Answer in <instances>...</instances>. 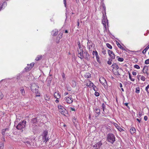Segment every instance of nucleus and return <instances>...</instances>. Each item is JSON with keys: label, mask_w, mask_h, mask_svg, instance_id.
Returning <instances> with one entry per match:
<instances>
[{"label": "nucleus", "mask_w": 149, "mask_h": 149, "mask_svg": "<svg viewBox=\"0 0 149 149\" xmlns=\"http://www.w3.org/2000/svg\"><path fill=\"white\" fill-rule=\"evenodd\" d=\"M30 86L31 91L35 93L36 94V97H39L40 96V93L38 92V89L39 88L38 84L36 83H33Z\"/></svg>", "instance_id": "f257e3e1"}, {"label": "nucleus", "mask_w": 149, "mask_h": 149, "mask_svg": "<svg viewBox=\"0 0 149 149\" xmlns=\"http://www.w3.org/2000/svg\"><path fill=\"white\" fill-rule=\"evenodd\" d=\"M26 124V121L25 120H22L18 124L16 128L17 129L23 132V130L25 129Z\"/></svg>", "instance_id": "f03ea898"}, {"label": "nucleus", "mask_w": 149, "mask_h": 149, "mask_svg": "<svg viewBox=\"0 0 149 149\" xmlns=\"http://www.w3.org/2000/svg\"><path fill=\"white\" fill-rule=\"evenodd\" d=\"M107 141L113 144L115 141V137L112 133H109L107 135Z\"/></svg>", "instance_id": "7ed1b4c3"}, {"label": "nucleus", "mask_w": 149, "mask_h": 149, "mask_svg": "<svg viewBox=\"0 0 149 149\" xmlns=\"http://www.w3.org/2000/svg\"><path fill=\"white\" fill-rule=\"evenodd\" d=\"M77 51L78 52V56L81 59H82L84 58L83 55L84 51L83 50V49H77Z\"/></svg>", "instance_id": "20e7f679"}, {"label": "nucleus", "mask_w": 149, "mask_h": 149, "mask_svg": "<svg viewBox=\"0 0 149 149\" xmlns=\"http://www.w3.org/2000/svg\"><path fill=\"white\" fill-rule=\"evenodd\" d=\"M66 102L69 104H71L73 102V100L72 98L71 95H70L68 97H65Z\"/></svg>", "instance_id": "39448f33"}, {"label": "nucleus", "mask_w": 149, "mask_h": 149, "mask_svg": "<svg viewBox=\"0 0 149 149\" xmlns=\"http://www.w3.org/2000/svg\"><path fill=\"white\" fill-rule=\"evenodd\" d=\"M108 52L109 54L111 57L112 59H114L115 58V56L114 53L111 51L108 50Z\"/></svg>", "instance_id": "423d86ee"}, {"label": "nucleus", "mask_w": 149, "mask_h": 149, "mask_svg": "<svg viewBox=\"0 0 149 149\" xmlns=\"http://www.w3.org/2000/svg\"><path fill=\"white\" fill-rule=\"evenodd\" d=\"M99 81L103 85H105V84H107V82L106 81L105 79L103 77H101V78H100V79H99Z\"/></svg>", "instance_id": "0eeeda50"}, {"label": "nucleus", "mask_w": 149, "mask_h": 149, "mask_svg": "<svg viewBox=\"0 0 149 149\" xmlns=\"http://www.w3.org/2000/svg\"><path fill=\"white\" fill-rule=\"evenodd\" d=\"M62 36L63 34L62 33H60L58 36L57 37L56 40V42L57 43H58L59 42V40L62 37Z\"/></svg>", "instance_id": "6e6552de"}, {"label": "nucleus", "mask_w": 149, "mask_h": 149, "mask_svg": "<svg viewBox=\"0 0 149 149\" xmlns=\"http://www.w3.org/2000/svg\"><path fill=\"white\" fill-rule=\"evenodd\" d=\"M39 118L40 117L39 116L33 118L31 120V122L33 123H36L38 122V120H39Z\"/></svg>", "instance_id": "1a4fd4ad"}, {"label": "nucleus", "mask_w": 149, "mask_h": 149, "mask_svg": "<svg viewBox=\"0 0 149 149\" xmlns=\"http://www.w3.org/2000/svg\"><path fill=\"white\" fill-rule=\"evenodd\" d=\"M59 112L65 116V114L67 113L68 111L65 109H60Z\"/></svg>", "instance_id": "9d476101"}, {"label": "nucleus", "mask_w": 149, "mask_h": 149, "mask_svg": "<svg viewBox=\"0 0 149 149\" xmlns=\"http://www.w3.org/2000/svg\"><path fill=\"white\" fill-rule=\"evenodd\" d=\"M54 96L55 98L59 99L61 97V95L59 94L58 92H56L54 94Z\"/></svg>", "instance_id": "9b49d317"}, {"label": "nucleus", "mask_w": 149, "mask_h": 149, "mask_svg": "<svg viewBox=\"0 0 149 149\" xmlns=\"http://www.w3.org/2000/svg\"><path fill=\"white\" fill-rule=\"evenodd\" d=\"M84 54H85V58L86 60L88 61L89 60V55L88 53L86 51L84 52Z\"/></svg>", "instance_id": "f8f14e48"}, {"label": "nucleus", "mask_w": 149, "mask_h": 149, "mask_svg": "<svg viewBox=\"0 0 149 149\" xmlns=\"http://www.w3.org/2000/svg\"><path fill=\"white\" fill-rule=\"evenodd\" d=\"M148 70V69L147 66L146 65L144 67L143 69V72L145 73H146L147 75H148V74L147 72Z\"/></svg>", "instance_id": "ddd939ff"}, {"label": "nucleus", "mask_w": 149, "mask_h": 149, "mask_svg": "<svg viewBox=\"0 0 149 149\" xmlns=\"http://www.w3.org/2000/svg\"><path fill=\"white\" fill-rule=\"evenodd\" d=\"M95 111L96 113L97 114V115H95V117H97L100 113V110L99 109L96 107L95 108Z\"/></svg>", "instance_id": "4468645a"}, {"label": "nucleus", "mask_w": 149, "mask_h": 149, "mask_svg": "<svg viewBox=\"0 0 149 149\" xmlns=\"http://www.w3.org/2000/svg\"><path fill=\"white\" fill-rule=\"evenodd\" d=\"M103 19H102V24H106V22L107 21V17H105L104 15V14H103V16L102 17Z\"/></svg>", "instance_id": "2eb2a0df"}, {"label": "nucleus", "mask_w": 149, "mask_h": 149, "mask_svg": "<svg viewBox=\"0 0 149 149\" xmlns=\"http://www.w3.org/2000/svg\"><path fill=\"white\" fill-rule=\"evenodd\" d=\"M58 33V30L55 29L52 31V34L53 36H56L57 34Z\"/></svg>", "instance_id": "dca6fc26"}, {"label": "nucleus", "mask_w": 149, "mask_h": 149, "mask_svg": "<svg viewBox=\"0 0 149 149\" xmlns=\"http://www.w3.org/2000/svg\"><path fill=\"white\" fill-rule=\"evenodd\" d=\"M111 67L113 69H115L116 70L118 69L119 68V67L118 65L116 63H113L111 66Z\"/></svg>", "instance_id": "f3484780"}, {"label": "nucleus", "mask_w": 149, "mask_h": 149, "mask_svg": "<svg viewBox=\"0 0 149 149\" xmlns=\"http://www.w3.org/2000/svg\"><path fill=\"white\" fill-rule=\"evenodd\" d=\"M130 131L131 133L132 134H133L134 133H135L136 132V129L134 127H132L130 130Z\"/></svg>", "instance_id": "a211bd4d"}, {"label": "nucleus", "mask_w": 149, "mask_h": 149, "mask_svg": "<svg viewBox=\"0 0 149 149\" xmlns=\"http://www.w3.org/2000/svg\"><path fill=\"white\" fill-rule=\"evenodd\" d=\"M20 91L22 95L24 96L25 95V92L23 87H22L20 88Z\"/></svg>", "instance_id": "6ab92c4d"}, {"label": "nucleus", "mask_w": 149, "mask_h": 149, "mask_svg": "<svg viewBox=\"0 0 149 149\" xmlns=\"http://www.w3.org/2000/svg\"><path fill=\"white\" fill-rule=\"evenodd\" d=\"M89 84L88 85V87L91 88H92L93 87H94H94H95L96 88V87L95 86L94 84L92 82H91L90 81H89Z\"/></svg>", "instance_id": "aec40b11"}, {"label": "nucleus", "mask_w": 149, "mask_h": 149, "mask_svg": "<svg viewBox=\"0 0 149 149\" xmlns=\"http://www.w3.org/2000/svg\"><path fill=\"white\" fill-rule=\"evenodd\" d=\"M48 132L47 131H44L43 132V139H46L47 136V135Z\"/></svg>", "instance_id": "412c9836"}, {"label": "nucleus", "mask_w": 149, "mask_h": 149, "mask_svg": "<svg viewBox=\"0 0 149 149\" xmlns=\"http://www.w3.org/2000/svg\"><path fill=\"white\" fill-rule=\"evenodd\" d=\"M116 43H117V44L118 46V47L119 48H120V49H121L122 50H125L124 48L123 47H122L121 46V45L118 42H117Z\"/></svg>", "instance_id": "4be33fe9"}, {"label": "nucleus", "mask_w": 149, "mask_h": 149, "mask_svg": "<svg viewBox=\"0 0 149 149\" xmlns=\"http://www.w3.org/2000/svg\"><path fill=\"white\" fill-rule=\"evenodd\" d=\"M84 77L86 78H90L91 76V74L90 73L88 72L86 73L84 75Z\"/></svg>", "instance_id": "5701e85b"}, {"label": "nucleus", "mask_w": 149, "mask_h": 149, "mask_svg": "<svg viewBox=\"0 0 149 149\" xmlns=\"http://www.w3.org/2000/svg\"><path fill=\"white\" fill-rule=\"evenodd\" d=\"M31 67H30L29 66V64H27V66H26L25 68V69L26 70V71H28L30 70H31Z\"/></svg>", "instance_id": "b1692460"}, {"label": "nucleus", "mask_w": 149, "mask_h": 149, "mask_svg": "<svg viewBox=\"0 0 149 149\" xmlns=\"http://www.w3.org/2000/svg\"><path fill=\"white\" fill-rule=\"evenodd\" d=\"M58 109L59 110V111L60 109H65V108L62 105H59L58 106Z\"/></svg>", "instance_id": "393cba45"}, {"label": "nucleus", "mask_w": 149, "mask_h": 149, "mask_svg": "<svg viewBox=\"0 0 149 149\" xmlns=\"http://www.w3.org/2000/svg\"><path fill=\"white\" fill-rule=\"evenodd\" d=\"M149 48V44L148 46L143 51L142 53L143 54L146 53V52Z\"/></svg>", "instance_id": "a878e982"}, {"label": "nucleus", "mask_w": 149, "mask_h": 149, "mask_svg": "<svg viewBox=\"0 0 149 149\" xmlns=\"http://www.w3.org/2000/svg\"><path fill=\"white\" fill-rule=\"evenodd\" d=\"M97 145L98 148H99L102 145V141H100L97 143Z\"/></svg>", "instance_id": "bb28decb"}, {"label": "nucleus", "mask_w": 149, "mask_h": 149, "mask_svg": "<svg viewBox=\"0 0 149 149\" xmlns=\"http://www.w3.org/2000/svg\"><path fill=\"white\" fill-rule=\"evenodd\" d=\"M128 74H129V77L130 79L131 80V81H134L135 80L134 78H132V77H131V74L129 72H128Z\"/></svg>", "instance_id": "cd10ccee"}, {"label": "nucleus", "mask_w": 149, "mask_h": 149, "mask_svg": "<svg viewBox=\"0 0 149 149\" xmlns=\"http://www.w3.org/2000/svg\"><path fill=\"white\" fill-rule=\"evenodd\" d=\"M45 99L46 101H49L50 99V97L48 95H46L45 96Z\"/></svg>", "instance_id": "c85d7f7f"}, {"label": "nucleus", "mask_w": 149, "mask_h": 149, "mask_svg": "<svg viewBox=\"0 0 149 149\" xmlns=\"http://www.w3.org/2000/svg\"><path fill=\"white\" fill-rule=\"evenodd\" d=\"M6 131L4 129H2L1 130V133L3 135V137L4 139L5 135V134Z\"/></svg>", "instance_id": "c756f323"}, {"label": "nucleus", "mask_w": 149, "mask_h": 149, "mask_svg": "<svg viewBox=\"0 0 149 149\" xmlns=\"http://www.w3.org/2000/svg\"><path fill=\"white\" fill-rule=\"evenodd\" d=\"M4 146V143L2 142H0V148L1 149H3Z\"/></svg>", "instance_id": "7c9ffc66"}, {"label": "nucleus", "mask_w": 149, "mask_h": 149, "mask_svg": "<svg viewBox=\"0 0 149 149\" xmlns=\"http://www.w3.org/2000/svg\"><path fill=\"white\" fill-rule=\"evenodd\" d=\"M31 140H29L28 141L25 140L24 141V142L26 144H28L29 145H31L30 143H31Z\"/></svg>", "instance_id": "2f4dec72"}, {"label": "nucleus", "mask_w": 149, "mask_h": 149, "mask_svg": "<svg viewBox=\"0 0 149 149\" xmlns=\"http://www.w3.org/2000/svg\"><path fill=\"white\" fill-rule=\"evenodd\" d=\"M42 58V55L38 56L36 58V60L37 61H39Z\"/></svg>", "instance_id": "473e14b6"}, {"label": "nucleus", "mask_w": 149, "mask_h": 149, "mask_svg": "<svg viewBox=\"0 0 149 149\" xmlns=\"http://www.w3.org/2000/svg\"><path fill=\"white\" fill-rule=\"evenodd\" d=\"M145 90L148 93H149V84L146 87Z\"/></svg>", "instance_id": "72a5a7b5"}, {"label": "nucleus", "mask_w": 149, "mask_h": 149, "mask_svg": "<svg viewBox=\"0 0 149 149\" xmlns=\"http://www.w3.org/2000/svg\"><path fill=\"white\" fill-rule=\"evenodd\" d=\"M135 92L137 93H140V89L139 87L136 88Z\"/></svg>", "instance_id": "f704fd0d"}, {"label": "nucleus", "mask_w": 149, "mask_h": 149, "mask_svg": "<svg viewBox=\"0 0 149 149\" xmlns=\"http://www.w3.org/2000/svg\"><path fill=\"white\" fill-rule=\"evenodd\" d=\"M113 59H109V60L107 61V63L109 65H111V61H112V60Z\"/></svg>", "instance_id": "c9c22d12"}, {"label": "nucleus", "mask_w": 149, "mask_h": 149, "mask_svg": "<svg viewBox=\"0 0 149 149\" xmlns=\"http://www.w3.org/2000/svg\"><path fill=\"white\" fill-rule=\"evenodd\" d=\"M107 46L110 49H112V46L109 43L106 44Z\"/></svg>", "instance_id": "e433bc0d"}, {"label": "nucleus", "mask_w": 149, "mask_h": 149, "mask_svg": "<svg viewBox=\"0 0 149 149\" xmlns=\"http://www.w3.org/2000/svg\"><path fill=\"white\" fill-rule=\"evenodd\" d=\"M78 47H77V49H82V48L80 45V43L79 41L78 42Z\"/></svg>", "instance_id": "4c0bfd02"}, {"label": "nucleus", "mask_w": 149, "mask_h": 149, "mask_svg": "<svg viewBox=\"0 0 149 149\" xmlns=\"http://www.w3.org/2000/svg\"><path fill=\"white\" fill-rule=\"evenodd\" d=\"M117 127H118V128L117 127V128L119 130V131L121 132L124 130L122 128H121L120 127L118 126V125L117 124Z\"/></svg>", "instance_id": "58836bf2"}, {"label": "nucleus", "mask_w": 149, "mask_h": 149, "mask_svg": "<svg viewBox=\"0 0 149 149\" xmlns=\"http://www.w3.org/2000/svg\"><path fill=\"white\" fill-rule=\"evenodd\" d=\"M102 7L103 8L104 11V12H105V14H106V8L105 5L104 4V3H103L102 4Z\"/></svg>", "instance_id": "ea45409f"}, {"label": "nucleus", "mask_w": 149, "mask_h": 149, "mask_svg": "<svg viewBox=\"0 0 149 149\" xmlns=\"http://www.w3.org/2000/svg\"><path fill=\"white\" fill-rule=\"evenodd\" d=\"M118 60L119 61L122 62L124 61V59L123 58H119Z\"/></svg>", "instance_id": "a19ab883"}, {"label": "nucleus", "mask_w": 149, "mask_h": 149, "mask_svg": "<svg viewBox=\"0 0 149 149\" xmlns=\"http://www.w3.org/2000/svg\"><path fill=\"white\" fill-rule=\"evenodd\" d=\"M134 67L137 69H139L140 68V67L137 65H135L134 66Z\"/></svg>", "instance_id": "79ce46f5"}, {"label": "nucleus", "mask_w": 149, "mask_h": 149, "mask_svg": "<svg viewBox=\"0 0 149 149\" xmlns=\"http://www.w3.org/2000/svg\"><path fill=\"white\" fill-rule=\"evenodd\" d=\"M3 95L1 92H0V100L2 99L3 97Z\"/></svg>", "instance_id": "37998d69"}, {"label": "nucleus", "mask_w": 149, "mask_h": 149, "mask_svg": "<svg viewBox=\"0 0 149 149\" xmlns=\"http://www.w3.org/2000/svg\"><path fill=\"white\" fill-rule=\"evenodd\" d=\"M141 80L144 81L145 80V78L143 76H141Z\"/></svg>", "instance_id": "c03bdc74"}, {"label": "nucleus", "mask_w": 149, "mask_h": 149, "mask_svg": "<svg viewBox=\"0 0 149 149\" xmlns=\"http://www.w3.org/2000/svg\"><path fill=\"white\" fill-rule=\"evenodd\" d=\"M72 86L75 87L76 85V84L75 81H72Z\"/></svg>", "instance_id": "a18cd8bd"}, {"label": "nucleus", "mask_w": 149, "mask_h": 149, "mask_svg": "<svg viewBox=\"0 0 149 149\" xmlns=\"http://www.w3.org/2000/svg\"><path fill=\"white\" fill-rule=\"evenodd\" d=\"M145 63L146 64H149V58L148 59L146 60L145 62Z\"/></svg>", "instance_id": "49530a36"}, {"label": "nucleus", "mask_w": 149, "mask_h": 149, "mask_svg": "<svg viewBox=\"0 0 149 149\" xmlns=\"http://www.w3.org/2000/svg\"><path fill=\"white\" fill-rule=\"evenodd\" d=\"M98 54V53L96 51H93V55H97V54Z\"/></svg>", "instance_id": "de8ad7c7"}, {"label": "nucleus", "mask_w": 149, "mask_h": 149, "mask_svg": "<svg viewBox=\"0 0 149 149\" xmlns=\"http://www.w3.org/2000/svg\"><path fill=\"white\" fill-rule=\"evenodd\" d=\"M105 104L103 103L102 104V109H103V111H104V109L105 108Z\"/></svg>", "instance_id": "09e8293b"}, {"label": "nucleus", "mask_w": 149, "mask_h": 149, "mask_svg": "<svg viewBox=\"0 0 149 149\" xmlns=\"http://www.w3.org/2000/svg\"><path fill=\"white\" fill-rule=\"evenodd\" d=\"M93 147L95 148V149H98V148L97 144H95L93 145Z\"/></svg>", "instance_id": "8fccbe9b"}, {"label": "nucleus", "mask_w": 149, "mask_h": 149, "mask_svg": "<svg viewBox=\"0 0 149 149\" xmlns=\"http://www.w3.org/2000/svg\"><path fill=\"white\" fill-rule=\"evenodd\" d=\"M95 96L98 97L99 96V93L98 92H95Z\"/></svg>", "instance_id": "3c124183"}, {"label": "nucleus", "mask_w": 149, "mask_h": 149, "mask_svg": "<svg viewBox=\"0 0 149 149\" xmlns=\"http://www.w3.org/2000/svg\"><path fill=\"white\" fill-rule=\"evenodd\" d=\"M97 61V62L100 64L101 63V61L100 60V58L98 57V58H96Z\"/></svg>", "instance_id": "603ef678"}, {"label": "nucleus", "mask_w": 149, "mask_h": 149, "mask_svg": "<svg viewBox=\"0 0 149 149\" xmlns=\"http://www.w3.org/2000/svg\"><path fill=\"white\" fill-rule=\"evenodd\" d=\"M34 63H31L30 65H29V66L30 67H31V68L34 66Z\"/></svg>", "instance_id": "864d4df0"}, {"label": "nucleus", "mask_w": 149, "mask_h": 149, "mask_svg": "<svg viewBox=\"0 0 149 149\" xmlns=\"http://www.w3.org/2000/svg\"><path fill=\"white\" fill-rule=\"evenodd\" d=\"M44 142L46 143L47 141L49 140V139L48 138H46V139H44Z\"/></svg>", "instance_id": "5fc2aeb1"}, {"label": "nucleus", "mask_w": 149, "mask_h": 149, "mask_svg": "<svg viewBox=\"0 0 149 149\" xmlns=\"http://www.w3.org/2000/svg\"><path fill=\"white\" fill-rule=\"evenodd\" d=\"M67 90H68V91H70L71 90V88L70 87H67Z\"/></svg>", "instance_id": "6e6d98bb"}, {"label": "nucleus", "mask_w": 149, "mask_h": 149, "mask_svg": "<svg viewBox=\"0 0 149 149\" xmlns=\"http://www.w3.org/2000/svg\"><path fill=\"white\" fill-rule=\"evenodd\" d=\"M88 46L89 44H90L91 43V40H88Z\"/></svg>", "instance_id": "4d7b16f0"}, {"label": "nucleus", "mask_w": 149, "mask_h": 149, "mask_svg": "<svg viewBox=\"0 0 149 149\" xmlns=\"http://www.w3.org/2000/svg\"><path fill=\"white\" fill-rule=\"evenodd\" d=\"M77 26H79V19H77Z\"/></svg>", "instance_id": "13d9d810"}, {"label": "nucleus", "mask_w": 149, "mask_h": 149, "mask_svg": "<svg viewBox=\"0 0 149 149\" xmlns=\"http://www.w3.org/2000/svg\"><path fill=\"white\" fill-rule=\"evenodd\" d=\"M102 53L104 54H106V50H104V49H103L102 51Z\"/></svg>", "instance_id": "bf43d9fd"}, {"label": "nucleus", "mask_w": 149, "mask_h": 149, "mask_svg": "<svg viewBox=\"0 0 149 149\" xmlns=\"http://www.w3.org/2000/svg\"><path fill=\"white\" fill-rule=\"evenodd\" d=\"M148 117L147 116H145L144 117V119L145 121H147L148 120Z\"/></svg>", "instance_id": "052dcab7"}, {"label": "nucleus", "mask_w": 149, "mask_h": 149, "mask_svg": "<svg viewBox=\"0 0 149 149\" xmlns=\"http://www.w3.org/2000/svg\"><path fill=\"white\" fill-rule=\"evenodd\" d=\"M132 74L133 75H136V72H133Z\"/></svg>", "instance_id": "680f3d73"}, {"label": "nucleus", "mask_w": 149, "mask_h": 149, "mask_svg": "<svg viewBox=\"0 0 149 149\" xmlns=\"http://www.w3.org/2000/svg\"><path fill=\"white\" fill-rule=\"evenodd\" d=\"M71 109L72 111H75V109L74 108L71 107Z\"/></svg>", "instance_id": "e2e57ef3"}, {"label": "nucleus", "mask_w": 149, "mask_h": 149, "mask_svg": "<svg viewBox=\"0 0 149 149\" xmlns=\"http://www.w3.org/2000/svg\"><path fill=\"white\" fill-rule=\"evenodd\" d=\"M88 46H89V47H88L89 49H90L91 48V47H92V45L91 44H89Z\"/></svg>", "instance_id": "0e129e2a"}, {"label": "nucleus", "mask_w": 149, "mask_h": 149, "mask_svg": "<svg viewBox=\"0 0 149 149\" xmlns=\"http://www.w3.org/2000/svg\"><path fill=\"white\" fill-rule=\"evenodd\" d=\"M140 77H141V75H139L137 76V79L138 80H140Z\"/></svg>", "instance_id": "69168bd1"}, {"label": "nucleus", "mask_w": 149, "mask_h": 149, "mask_svg": "<svg viewBox=\"0 0 149 149\" xmlns=\"http://www.w3.org/2000/svg\"><path fill=\"white\" fill-rule=\"evenodd\" d=\"M63 1L64 2V4L65 5V7H66V0H63Z\"/></svg>", "instance_id": "338daca9"}, {"label": "nucleus", "mask_w": 149, "mask_h": 149, "mask_svg": "<svg viewBox=\"0 0 149 149\" xmlns=\"http://www.w3.org/2000/svg\"><path fill=\"white\" fill-rule=\"evenodd\" d=\"M55 102L56 103H58V102H59V101L58 100V99H57L56 100H55Z\"/></svg>", "instance_id": "774afa93"}]
</instances>
